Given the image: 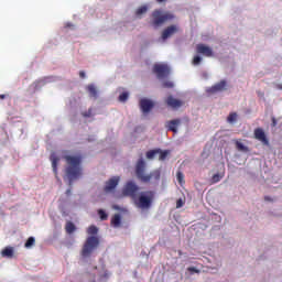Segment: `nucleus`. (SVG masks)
<instances>
[{
  "instance_id": "7c9ffc66",
  "label": "nucleus",
  "mask_w": 282,
  "mask_h": 282,
  "mask_svg": "<svg viewBox=\"0 0 282 282\" xmlns=\"http://www.w3.org/2000/svg\"><path fill=\"white\" fill-rule=\"evenodd\" d=\"M88 235H98V227L90 226L87 230Z\"/></svg>"
},
{
  "instance_id": "6e6552de",
  "label": "nucleus",
  "mask_w": 282,
  "mask_h": 282,
  "mask_svg": "<svg viewBox=\"0 0 282 282\" xmlns=\"http://www.w3.org/2000/svg\"><path fill=\"white\" fill-rule=\"evenodd\" d=\"M177 32H180V26L172 24L162 31L161 39L162 41H166L171 36H174V34H177Z\"/></svg>"
},
{
  "instance_id": "4c0bfd02",
  "label": "nucleus",
  "mask_w": 282,
  "mask_h": 282,
  "mask_svg": "<svg viewBox=\"0 0 282 282\" xmlns=\"http://www.w3.org/2000/svg\"><path fill=\"white\" fill-rule=\"evenodd\" d=\"M264 202H272V198L270 196H264Z\"/></svg>"
},
{
  "instance_id": "4468645a",
  "label": "nucleus",
  "mask_w": 282,
  "mask_h": 282,
  "mask_svg": "<svg viewBox=\"0 0 282 282\" xmlns=\"http://www.w3.org/2000/svg\"><path fill=\"white\" fill-rule=\"evenodd\" d=\"M167 107H171L172 109H180L184 105L182 100L173 98V96H169L166 99Z\"/></svg>"
},
{
  "instance_id": "7ed1b4c3",
  "label": "nucleus",
  "mask_w": 282,
  "mask_h": 282,
  "mask_svg": "<svg viewBox=\"0 0 282 282\" xmlns=\"http://www.w3.org/2000/svg\"><path fill=\"white\" fill-rule=\"evenodd\" d=\"M173 14L169 12H164L160 9H156L152 12L151 15V26L152 28H161V25H164L166 21H172Z\"/></svg>"
},
{
  "instance_id": "0eeeda50",
  "label": "nucleus",
  "mask_w": 282,
  "mask_h": 282,
  "mask_svg": "<svg viewBox=\"0 0 282 282\" xmlns=\"http://www.w3.org/2000/svg\"><path fill=\"white\" fill-rule=\"evenodd\" d=\"M153 73L156 74L158 78H167L171 74V68L166 64H154Z\"/></svg>"
},
{
  "instance_id": "6ab92c4d",
  "label": "nucleus",
  "mask_w": 282,
  "mask_h": 282,
  "mask_svg": "<svg viewBox=\"0 0 282 282\" xmlns=\"http://www.w3.org/2000/svg\"><path fill=\"white\" fill-rule=\"evenodd\" d=\"M2 257H8V258H12L14 257V248L12 247H6L2 251H1Z\"/></svg>"
},
{
  "instance_id": "f704fd0d",
  "label": "nucleus",
  "mask_w": 282,
  "mask_h": 282,
  "mask_svg": "<svg viewBox=\"0 0 282 282\" xmlns=\"http://www.w3.org/2000/svg\"><path fill=\"white\" fill-rule=\"evenodd\" d=\"M187 271L191 272L192 274H199V270L195 267H189L187 268Z\"/></svg>"
},
{
  "instance_id": "f257e3e1",
  "label": "nucleus",
  "mask_w": 282,
  "mask_h": 282,
  "mask_svg": "<svg viewBox=\"0 0 282 282\" xmlns=\"http://www.w3.org/2000/svg\"><path fill=\"white\" fill-rule=\"evenodd\" d=\"M64 160L67 164L65 173L68 180V185L72 186V184H74V180H78V177L83 175V169L80 167L83 159L80 156L65 155Z\"/></svg>"
},
{
  "instance_id": "2eb2a0df",
  "label": "nucleus",
  "mask_w": 282,
  "mask_h": 282,
  "mask_svg": "<svg viewBox=\"0 0 282 282\" xmlns=\"http://www.w3.org/2000/svg\"><path fill=\"white\" fill-rule=\"evenodd\" d=\"M50 160L52 162L53 173L55 174V177H58V162H61V159L53 153L51 154Z\"/></svg>"
},
{
  "instance_id": "c756f323",
  "label": "nucleus",
  "mask_w": 282,
  "mask_h": 282,
  "mask_svg": "<svg viewBox=\"0 0 282 282\" xmlns=\"http://www.w3.org/2000/svg\"><path fill=\"white\" fill-rule=\"evenodd\" d=\"M127 100H129V93H122V94L119 96V101H120V102H127Z\"/></svg>"
},
{
  "instance_id": "39448f33",
  "label": "nucleus",
  "mask_w": 282,
  "mask_h": 282,
  "mask_svg": "<svg viewBox=\"0 0 282 282\" xmlns=\"http://www.w3.org/2000/svg\"><path fill=\"white\" fill-rule=\"evenodd\" d=\"M100 246V240L96 236H90L86 239L82 249V257H91V252Z\"/></svg>"
},
{
  "instance_id": "a211bd4d",
  "label": "nucleus",
  "mask_w": 282,
  "mask_h": 282,
  "mask_svg": "<svg viewBox=\"0 0 282 282\" xmlns=\"http://www.w3.org/2000/svg\"><path fill=\"white\" fill-rule=\"evenodd\" d=\"M90 98H94L95 100L98 99V89L94 86V84H89L86 87Z\"/></svg>"
},
{
  "instance_id": "4be33fe9",
  "label": "nucleus",
  "mask_w": 282,
  "mask_h": 282,
  "mask_svg": "<svg viewBox=\"0 0 282 282\" xmlns=\"http://www.w3.org/2000/svg\"><path fill=\"white\" fill-rule=\"evenodd\" d=\"M34 243H36V239H34V237H29L26 242L24 243V247L30 249L32 248V246H34Z\"/></svg>"
},
{
  "instance_id": "37998d69",
  "label": "nucleus",
  "mask_w": 282,
  "mask_h": 282,
  "mask_svg": "<svg viewBox=\"0 0 282 282\" xmlns=\"http://www.w3.org/2000/svg\"><path fill=\"white\" fill-rule=\"evenodd\" d=\"M6 99V95H0V100Z\"/></svg>"
},
{
  "instance_id": "58836bf2",
  "label": "nucleus",
  "mask_w": 282,
  "mask_h": 282,
  "mask_svg": "<svg viewBox=\"0 0 282 282\" xmlns=\"http://www.w3.org/2000/svg\"><path fill=\"white\" fill-rule=\"evenodd\" d=\"M272 124H273V127H276V119H272Z\"/></svg>"
},
{
  "instance_id": "1a4fd4ad",
  "label": "nucleus",
  "mask_w": 282,
  "mask_h": 282,
  "mask_svg": "<svg viewBox=\"0 0 282 282\" xmlns=\"http://www.w3.org/2000/svg\"><path fill=\"white\" fill-rule=\"evenodd\" d=\"M228 83L225 79H223L214 86L207 88V94H219L221 91H226Z\"/></svg>"
},
{
  "instance_id": "c9c22d12",
  "label": "nucleus",
  "mask_w": 282,
  "mask_h": 282,
  "mask_svg": "<svg viewBox=\"0 0 282 282\" xmlns=\"http://www.w3.org/2000/svg\"><path fill=\"white\" fill-rule=\"evenodd\" d=\"M182 206H184V200H182V198H178L176 200V208H182Z\"/></svg>"
},
{
  "instance_id": "cd10ccee",
  "label": "nucleus",
  "mask_w": 282,
  "mask_h": 282,
  "mask_svg": "<svg viewBox=\"0 0 282 282\" xmlns=\"http://www.w3.org/2000/svg\"><path fill=\"white\" fill-rule=\"evenodd\" d=\"M82 116L84 118H91V116H94V109L89 108L87 111L82 112Z\"/></svg>"
},
{
  "instance_id": "5701e85b",
  "label": "nucleus",
  "mask_w": 282,
  "mask_h": 282,
  "mask_svg": "<svg viewBox=\"0 0 282 282\" xmlns=\"http://www.w3.org/2000/svg\"><path fill=\"white\" fill-rule=\"evenodd\" d=\"M160 153V150H150L147 152V158L148 160H153V158H155V155H158Z\"/></svg>"
},
{
  "instance_id": "f3484780",
  "label": "nucleus",
  "mask_w": 282,
  "mask_h": 282,
  "mask_svg": "<svg viewBox=\"0 0 282 282\" xmlns=\"http://www.w3.org/2000/svg\"><path fill=\"white\" fill-rule=\"evenodd\" d=\"M110 226H112V228H120V226H122V216H120V214H115L111 217Z\"/></svg>"
},
{
  "instance_id": "aec40b11",
  "label": "nucleus",
  "mask_w": 282,
  "mask_h": 282,
  "mask_svg": "<svg viewBox=\"0 0 282 282\" xmlns=\"http://www.w3.org/2000/svg\"><path fill=\"white\" fill-rule=\"evenodd\" d=\"M65 230L67 235H73V232H76V225L72 221H67L65 226Z\"/></svg>"
},
{
  "instance_id": "b1692460",
  "label": "nucleus",
  "mask_w": 282,
  "mask_h": 282,
  "mask_svg": "<svg viewBox=\"0 0 282 282\" xmlns=\"http://www.w3.org/2000/svg\"><path fill=\"white\" fill-rule=\"evenodd\" d=\"M236 148L238 149V151H243L245 153H248V147L243 145V143L239 141L236 142Z\"/></svg>"
},
{
  "instance_id": "393cba45",
  "label": "nucleus",
  "mask_w": 282,
  "mask_h": 282,
  "mask_svg": "<svg viewBox=\"0 0 282 282\" xmlns=\"http://www.w3.org/2000/svg\"><path fill=\"white\" fill-rule=\"evenodd\" d=\"M98 215H99L101 221H107V219H109V215L106 214L104 209H99Z\"/></svg>"
},
{
  "instance_id": "412c9836",
  "label": "nucleus",
  "mask_w": 282,
  "mask_h": 282,
  "mask_svg": "<svg viewBox=\"0 0 282 282\" xmlns=\"http://www.w3.org/2000/svg\"><path fill=\"white\" fill-rule=\"evenodd\" d=\"M176 180H177V182H178V184H180L181 186H184L185 181H184V173H182V171H178V172L176 173Z\"/></svg>"
},
{
  "instance_id": "79ce46f5",
  "label": "nucleus",
  "mask_w": 282,
  "mask_h": 282,
  "mask_svg": "<svg viewBox=\"0 0 282 282\" xmlns=\"http://www.w3.org/2000/svg\"><path fill=\"white\" fill-rule=\"evenodd\" d=\"M66 195H72V189H67Z\"/></svg>"
},
{
  "instance_id": "2f4dec72",
  "label": "nucleus",
  "mask_w": 282,
  "mask_h": 282,
  "mask_svg": "<svg viewBox=\"0 0 282 282\" xmlns=\"http://www.w3.org/2000/svg\"><path fill=\"white\" fill-rule=\"evenodd\" d=\"M162 87H164V89H173V87H175V85L173 84V82H164L162 84Z\"/></svg>"
},
{
  "instance_id": "20e7f679",
  "label": "nucleus",
  "mask_w": 282,
  "mask_h": 282,
  "mask_svg": "<svg viewBox=\"0 0 282 282\" xmlns=\"http://www.w3.org/2000/svg\"><path fill=\"white\" fill-rule=\"evenodd\" d=\"M155 199V192L148 191L141 193V195L133 200L138 208L149 209L153 205V200Z\"/></svg>"
},
{
  "instance_id": "72a5a7b5",
  "label": "nucleus",
  "mask_w": 282,
  "mask_h": 282,
  "mask_svg": "<svg viewBox=\"0 0 282 282\" xmlns=\"http://www.w3.org/2000/svg\"><path fill=\"white\" fill-rule=\"evenodd\" d=\"M192 63L193 65H199L202 63V56L195 55Z\"/></svg>"
},
{
  "instance_id": "bb28decb",
  "label": "nucleus",
  "mask_w": 282,
  "mask_h": 282,
  "mask_svg": "<svg viewBox=\"0 0 282 282\" xmlns=\"http://www.w3.org/2000/svg\"><path fill=\"white\" fill-rule=\"evenodd\" d=\"M158 155H159V160L164 161V160H166V158H169V151H162V150H160V152L158 153Z\"/></svg>"
},
{
  "instance_id": "473e14b6",
  "label": "nucleus",
  "mask_w": 282,
  "mask_h": 282,
  "mask_svg": "<svg viewBox=\"0 0 282 282\" xmlns=\"http://www.w3.org/2000/svg\"><path fill=\"white\" fill-rule=\"evenodd\" d=\"M221 175L219 174H214L213 177H212V182L213 184H217V182H221Z\"/></svg>"
},
{
  "instance_id": "a19ab883",
  "label": "nucleus",
  "mask_w": 282,
  "mask_h": 282,
  "mask_svg": "<svg viewBox=\"0 0 282 282\" xmlns=\"http://www.w3.org/2000/svg\"><path fill=\"white\" fill-rule=\"evenodd\" d=\"M66 28H74V24L67 23Z\"/></svg>"
},
{
  "instance_id": "dca6fc26",
  "label": "nucleus",
  "mask_w": 282,
  "mask_h": 282,
  "mask_svg": "<svg viewBox=\"0 0 282 282\" xmlns=\"http://www.w3.org/2000/svg\"><path fill=\"white\" fill-rule=\"evenodd\" d=\"M182 124V120L181 119H173L171 121H167V130L172 131L173 133H177V126Z\"/></svg>"
},
{
  "instance_id": "ea45409f",
  "label": "nucleus",
  "mask_w": 282,
  "mask_h": 282,
  "mask_svg": "<svg viewBox=\"0 0 282 282\" xmlns=\"http://www.w3.org/2000/svg\"><path fill=\"white\" fill-rule=\"evenodd\" d=\"M276 89H282V84L275 85Z\"/></svg>"
},
{
  "instance_id": "f8f14e48",
  "label": "nucleus",
  "mask_w": 282,
  "mask_h": 282,
  "mask_svg": "<svg viewBox=\"0 0 282 282\" xmlns=\"http://www.w3.org/2000/svg\"><path fill=\"white\" fill-rule=\"evenodd\" d=\"M256 140L262 142V144L269 145L270 141H268V137H265V132L261 128H257L253 132Z\"/></svg>"
},
{
  "instance_id": "c85d7f7f",
  "label": "nucleus",
  "mask_w": 282,
  "mask_h": 282,
  "mask_svg": "<svg viewBox=\"0 0 282 282\" xmlns=\"http://www.w3.org/2000/svg\"><path fill=\"white\" fill-rule=\"evenodd\" d=\"M147 10H149V9L147 8V6L140 7V8L137 10V12H135L137 17H140L141 14H145Z\"/></svg>"
},
{
  "instance_id": "9d476101",
  "label": "nucleus",
  "mask_w": 282,
  "mask_h": 282,
  "mask_svg": "<svg viewBox=\"0 0 282 282\" xmlns=\"http://www.w3.org/2000/svg\"><path fill=\"white\" fill-rule=\"evenodd\" d=\"M196 52H197V54H202L203 56H206L207 58H213V56H215L213 48H210V46H206V44H197Z\"/></svg>"
},
{
  "instance_id": "e433bc0d",
  "label": "nucleus",
  "mask_w": 282,
  "mask_h": 282,
  "mask_svg": "<svg viewBox=\"0 0 282 282\" xmlns=\"http://www.w3.org/2000/svg\"><path fill=\"white\" fill-rule=\"evenodd\" d=\"M85 76H86V75H85V70H80V72H79V77H80V78H85Z\"/></svg>"
},
{
  "instance_id": "f03ea898",
  "label": "nucleus",
  "mask_w": 282,
  "mask_h": 282,
  "mask_svg": "<svg viewBox=\"0 0 282 282\" xmlns=\"http://www.w3.org/2000/svg\"><path fill=\"white\" fill-rule=\"evenodd\" d=\"M147 169V163L144 159H140L135 165V175L140 182L143 184H149L151 182H160L161 173L160 170H154L150 174H144Z\"/></svg>"
},
{
  "instance_id": "ddd939ff",
  "label": "nucleus",
  "mask_w": 282,
  "mask_h": 282,
  "mask_svg": "<svg viewBox=\"0 0 282 282\" xmlns=\"http://www.w3.org/2000/svg\"><path fill=\"white\" fill-rule=\"evenodd\" d=\"M140 109L143 113H149L153 109V101L151 99L143 98L140 100Z\"/></svg>"
},
{
  "instance_id": "423d86ee",
  "label": "nucleus",
  "mask_w": 282,
  "mask_h": 282,
  "mask_svg": "<svg viewBox=\"0 0 282 282\" xmlns=\"http://www.w3.org/2000/svg\"><path fill=\"white\" fill-rule=\"evenodd\" d=\"M139 191H140V187L135 184V182L130 181L124 185L122 189V195H124V197H131V199L134 200L138 198Z\"/></svg>"
},
{
  "instance_id": "c03bdc74",
  "label": "nucleus",
  "mask_w": 282,
  "mask_h": 282,
  "mask_svg": "<svg viewBox=\"0 0 282 282\" xmlns=\"http://www.w3.org/2000/svg\"><path fill=\"white\" fill-rule=\"evenodd\" d=\"M115 208L118 210V206H115Z\"/></svg>"
},
{
  "instance_id": "9b49d317",
  "label": "nucleus",
  "mask_w": 282,
  "mask_h": 282,
  "mask_svg": "<svg viewBox=\"0 0 282 282\" xmlns=\"http://www.w3.org/2000/svg\"><path fill=\"white\" fill-rule=\"evenodd\" d=\"M120 183V177L113 176L108 182H106V185L104 187L105 193H111V191H115L116 186Z\"/></svg>"
},
{
  "instance_id": "a878e982",
  "label": "nucleus",
  "mask_w": 282,
  "mask_h": 282,
  "mask_svg": "<svg viewBox=\"0 0 282 282\" xmlns=\"http://www.w3.org/2000/svg\"><path fill=\"white\" fill-rule=\"evenodd\" d=\"M227 121L229 123L237 122V112H230L229 116L227 117Z\"/></svg>"
}]
</instances>
